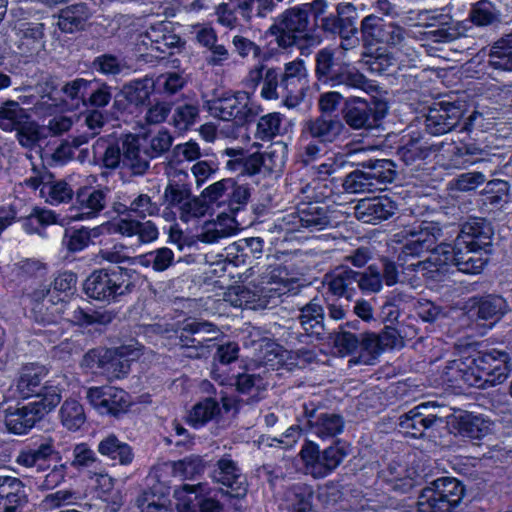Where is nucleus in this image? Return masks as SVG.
<instances>
[{
    "instance_id": "obj_62",
    "label": "nucleus",
    "mask_w": 512,
    "mask_h": 512,
    "mask_svg": "<svg viewBox=\"0 0 512 512\" xmlns=\"http://www.w3.org/2000/svg\"><path fill=\"white\" fill-rule=\"evenodd\" d=\"M300 455L305 465L306 472L317 478L320 474V450L318 445L313 441H306L301 449Z\"/></svg>"
},
{
    "instance_id": "obj_20",
    "label": "nucleus",
    "mask_w": 512,
    "mask_h": 512,
    "mask_svg": "<svg viewBox=\"0 0 512 512\" xmlns=\"http://www.w3.org/2000/svg\"><path fill=\"white\" fill-rule=\"evenodd\" d=\"M28 186L38 189L40 196L51 205L68 202L73 197V189L65 181H54L52 175L45 173L26 180Z\"/></svg>"
},
{
    "instance_id": "obj_13",
    "label": "nucleus",
    "mask_w": 512,
    "mask_h": 512,
    "mask_svg": "<svg viewBox=\"0 0 512 512\" xmlns=\"http://www.w3.org/2000/svg\"><path fill=\"white\" fill-rule=\"evenodd\" d=\"M478 369L485 380V388L502 384L509 376L511 357L505 350L492 349L478 355Z\"/></svg>"
},
{
    "instance_id": "obj_30",
    "label": "nucleus",
    "mask_w": 512,
    "mask_h": 512,
    "mask_svg": "<svg viewBox=\"0 0 512 512\" xmlns=\"http://www.w3.org/2000/svg\"><path fill=\"white\" fill-rule=\"evenodd\" d=\"M360 165L365 169L367 177L374 182L376 190H382L381 185L390 183L395 178L394 163L388 159H369Z\"/></svg>"
},
{
    "instance_id": "obj_50",
    "label": "nucleus",
    "mask_w": 512,
    "mask_h": 512,
    "mask_svg": "<svg viewBox=\"0 0 512 512\" xmlns=\"http://www.w3.org/2000/svg\"><path fill=\"white\" fill-rule=\"evenodd\" d=\"M42 23L21 22L15 26L16 35L20 40V46L28 50L41 46L44 36Z\"/></svg>"
},
{
    "instance_id": "obj_27",
    "label": "nucleus",
    "mask_w": 512,
    "mask_h": 512,
    "mask_svg": "<svg viewBox=\"0 0 512 512\" xmlns=\"http://www.w3.org/2000/svg\"><path fill=\"white\" fill-rule=\"evenodd\" d=\"M345 120L354 129L372 128L378 121L375 110L365 100H356L347 106Z\"/></svg>"
},
{
    "instance_id": "obj_47",
    "label": "nucleus",
    "mask_w": 512,
    "mask_h": 512,
    "mask_svg": "<svg viewBox=\"0 0 512 512\" xmlns=\"http://www.w3.org/2000/svg\"><path fill=\"white\" fill-rule=\"evenodd\" d=\"M174 253L167 247H162L133 259L132 263L144 267H152L155 271H164L173 263Z\"/></svg>"
},
{
    "instance_id": "obj_55",
    "label": "nucleus",
    "mask_w": 512,
    "mask_h": 512,
    "mask_svg": "<svg viewBox=\"0 0 512 512\" xmlns=\"http://www.w3.org/2000/svg\"><path fill=\"white\" fill-rule=\"evenodd\" d=\"M356 286L365 293L379 292L383 286L379 267L370 265L364 272H358Z\"/></svg>"
},
{
    "instance_id": "obj_37",
    "label": "nucleus",
    "mask_w": 512,
    "mask_h": 512,
    "mask_svg": "<svg viewBox=\"0 0 512 512\" xmlns=\"http://www.w3.org/2000/svg\"><path fill=\"white\" fill-rule=\"evenodd\" d=\"M509 310L507 301L500 295L489 294L477 301V315L484 320L497 321Z\"/></svg>"
},
{
    "instance_id": "obj_36",
    "label": "nucleus",
    "mask_w": 512,
    "mask_h": 512,
    "mask_svg": "<svg viewBox=\"0 0 512 512\" xmlns=\"http://www.w3.org/2000/svg\"><path fill=\"white\" fill-rule=\"evenodd\" d=\"M98 451L101 455L117 460L122 465L130 464L134 457L131 447L114 435H109L101 440Z\"/></svg>"
},
{
    "instance_id": "obj_40",
    "label": "nucleus",
    "mask_w": 512,
    "mask_h": 512,
    "mask_svg": "<svg viewBox=\"0 0 512 512\" xmlns=\"http://www.w3.org/2000/svg\"><path fill=\"white\" fill-rule=\"evenodd\" d=\"M54 442L51 438L45 439L37 448L21 451L17 463L25 467L43 469V463L48 457L55 454Z\"/></svg>"
},
{
    "instance_id": "obj_53",
    "label": "nucleus",
    "mask_w": 512,
    "mask_h": 512,
    "mask_svg": "<svg viewBox=\"0 0 512 512\" xmlns=\"http://www.w3.org/2000/svg\"><path fill=\"white\" fill-rule=\"evenodd\" d=\"M172 474L179 479H191L204 469V461L198 455H190L181 460L171 462Z\"/></svg>"
},
{
    "instance_id": "obj_21",
    "label": "nucleus",
    "mask_w": 512,
    "mask_h": 512,
    "mask_svg": "<svg viewBox=\"0 0 512 512\" xmlns=\"http://www.w3.org/2000/svg\"><path fill=\"white\" fill-rule=\"evenodd\" d=\"M333 53L328 48L322 49V84L335 87L341 84L363 89L367 83L366 78L359 72L332 70L334 66Z\"/></svg>"
},
{
    "instance_id": "obj_61",
    "label": "nucleus",
    "mask_w": 512,
    "mask_h": 512,
    "mask_svg": "<svg viewBox=\"0 0 512 512\" xmlns=\"http://www.w3.org/2000/svg\"><path fill=\"white\" fill-rule=\"evenodd\" d=\"M346 454L344 444L339 441L335 445L325 448L322 451V477L338 467Z\"/></svg>"
},
{
    "instance_id": "obj_29",
    "label": "nucleus",
    "mask_w": 512,
    "mask_h": 512,
    "mask_svg": "<svg viewBox=\"0 0 512 512\" xmlns=\"http://www.w3.org/2000/svg\"><path fill=\"white\" fill-rule=\"evenodd\" d=\"M224 300L235 308L259 310L267 303L255 291L245 286H234L225 293Z\"/></svg>"
},
{
    "instance_id": "obj_31",
    "label": "nucleus",
    "mask_w": 512,
    "mask_h": 512,
    "mask_svg": "<svg viewBox=\"0 0 512 512\" xmlns=\"http://www.w3.org/2000/svg\"><path fill=\"white\" fill-rule=\"evenodd\" d=\"M457 430L463 437L481 439L490 432V422L481 415L465 413L457 417Z\"/></svg>"
},
{
    "instance_id": "obj_41",
    "label": "nucleus",
    "mask_w": 512,
    "mask_h": 512,
    "mask_svg": "<svg viewBox=\"0 0 512 512\" xmlns=\"http://www.w3.org/2000/svg\"><path fill=\"white\" fill-rule=\"evenodd\" d=\"M407 473L406 467L398 463H390L381 472L384 481L391 486V489L400 493H407L414 486L413 478Z\"/></svg>"
},
{
    "instance_id": "obj_4",
    "label": "nucleus",
    "mask_w": 512,
    "mask_h": 512,
    "mask_svg": "<svg viewBox=\"0 0 512 512\" xmlns=\"http://www.w3.org/2000/svg\"><path fill=\"white\" fill-rule=\"evenodd\" d=\"M40 400H34L26 405L5 410V424L7 429L15 434H24L34 424L51 412L61 401V389L56 385L45 387Z\"/></svg>"
},
{
    "instance_id": "obj_7",
    "label": "nucleus",
    "mask_w": 512,
    "mask_h": 512,
    "mask_svg": "<svg viewBox=\"0 0 512 512\" xmlns=\"http://www.w3.org/2000/svg\"><path fill=\"white\" fill-rule=\"evenodd\" d=\"M129 287L130 281L127 272L117 267L94 271L85 280L84 292L89 298L111 303L126 294Z\"/></svg>"
},
{
    "instance_id": "obj_14",
    "label": "nucleus",
    "mask_w": 512,
    "mask_h": 512,
    "mask_svg": "<svg viewBox=\"0 0 512 512\" xmlns=\"http://www.w3.org/2000/svg\"><path fill=\"white\" fill-rule=\"evenodd\" d=\"M280 89L288 107L297 106L304 97L307 89V71L301 59L285 64L280 81Z\"/></svg>"
},
{
    "instance_id": "obj_3",
    "label": "nucleus",
    "mask_w": 512,
    "mask_h": 512,
    "mask_svg": "<svg viewBox=\"0 0 512 512\" xmlns=\"http://www.w3.org/2000/svg\"><path fill=\"white\" fill-rule=\"evenodd\" d=\"M76 283L74 273L63 272L54 279L52 287L43 286L35 289L30 294L35 320L43 324L56 323L63 312V303L74 295Z\"/></svg>"
},
{
    "instance_id": "obj_38",
    "label": "nucleus",
    "mask_w": 512,
    "mask_h": 512,
    "mask_svg": "<svg viewBox=\"0 0 512 512\" xmlns=\"http://www.w3.org/2000/svg\"><path fill=\"white\" fill-rule=\"evenodd\" d=\"M89 17V11L85 4L79 3L63 9L58 17L59 29L66 33H72L83 27Z\"/></svg>"
},
{
    "instance_id": "obj_52",
    "label": "nucleus",
    "mask_w": 512,
    "mask_h": 512,
    "mask_svg": "<svg viewBox=\"0 0 512 512\" xmlns=\"http://www.w3.org/2000/svg\"><path fill=\"white\" fill-rule=\"evenodd\" d=\"M190 197V191L184 185L169 183L164 191V204L170 213L176 215L185 207Z\"/></svg>"
},
{
    "instance_id": "obj_48",
    "label": "nucleus",
    "mask_w": 512,
    "mask_h": 512,
    "mask_svg": "<svg viewBox=\"0 0 512 512\" xmlns=\"http://www.w3.org/2000/svg\"><path fill=\"white\" fill-rule=\"evenodd\" d=\"M386 22L375 14L365 16L361 21L360 31L365 45L382 43Z\"/></svg>"
},
{
    "instance_id": "obj_5",
    "label": "nucleus",
    "mask_w": 512,
    "mask_h": 512,
    "mask_svg": "<svg viewBox=\"0 0 512 512\" xmlns=\"http://www.w3.org/2000/svg\"><path fill=\"white\" fill-rule=\"evenodd\" d=\"M465 495L464 485L453 477H440L424 488L418 497V512H453Z\"/></svg>"
},
{
    "instance_id": "obj_58",
    "label": "nucleus",
    "mask_w": 512,
    "mask_h": 512,
    "mask_svg": "<svg viewBox=\"0 0 512 512\" xmlns=\"http://www.w3.org/2000/svg\"><path fill=\"white\" fill-rule=\"evenodd\" d=\"M509 183L505 180L494 179L487 182L484 190V202L494 206L501 205L507 200Z\"/></svg>"
},
{
    "instance_id": "obj_45",
    "label": "nucleus",
    "mask_w": 512,
    "mask_h": 512,
    "mask_svg": "<svg viewBox=\"0 0 512 512\" xmlns=\"http://www.w3.org/2000/svg\"><path fill=\"white\" fill-rule=\"evenodd\" d=\"M267 379L259 374L244 373L237 377V390L249 396L252 401H258L262 397V393L266 391L268 386Z\"/></svg>"
},
{
    "instance_id": "obj_60",
    "label": "nucleus",
    "mask_w": 512,
    "mask_h": 512,
    "mask_svg": "<svg viewBox=\"0 0 512 512\" xmlns=\"http://www.w3.org/2000/svg\"><path fill=\"white\" fill-rule=\"evenodd\" d=\"M149 145L146 152L150 157H158L168 151L172 145L173 137L167 129H159L148 137Z\"/></svg>"
},
{
    "instance_id": "obj_23",
    "label": "nucleus",
    "mask_w": 512,
    "mask_h": 512,
    "mask_svg": "<svg viewBox=\"0 0 512 512\" xmlns=\"http://www.w3.org/2000/svg\"><path fill=\"white\" fill-rule=\"evenodd\" d=\"M106 196L101 190L91 192L83 191L77 196V206L73 208L75 213L70 215L73 221H84L96 217L105 207Z\"/></svg>"
},
{
    "instance_id": "obj_10",
    "label": "nucleus",
    "mask_w": 512,
    "mask_h": 512,
    "mask_svg": "<svg viewBox=\"0 0 512 512\" xmlns=\"http://www.w3.org/2000/svg\"><path fill=\"white\" fill-rule=\"evenodd\" d=\"M337 14L322 19V31L338 34L341 38L340 47L348 50L358 38H352L357 34L356 8L351 3H340L336 8Z\"/></svg>"
},
{
    "instance_id": "obj_32",
    "label": "nucleus",
    "mask_w": 512,
    "mask_h": 512,
    "mask_svg": "<svg viewBox=\"0 0 512 512\" xmlns=\"http://www.w3.org/2000/svg\"><path fill=\"white\" fill-rule=\"evenodd\" d=\"M467 21L449 20V24L439 25L424 33L426 40L434 43H447L465 36L469 31Z\"/></svg>"
},
{
    "instance_id": "obj_8",
    "label": "nucleus",
    "mask_w": 512,
    "mask_h": 512,
    "mask_svg": "<svg viewBox=\"0 0 512 512\" xmlns=\"http://www.w3.org/2000/svg\"><path fill=\"white\" fill-rule=\"evenodd\" d=\"M86 399L99 415L110 416L126 413L133 403L126 391L108 385L89 387L86 391Z\"/></svg>"
},
{
    "instance_id": "obj_64",
    "label": "nucleus",
    "mask_w": 512,
    "mask_h": 512,
    "mask_svg": "<svg viewBox=\"0 0 512 512\" xmlns=\"http://www.w3.org/2000/svg\"><path fill=\"white\" fill-rule=\"evenodd\" d=\"M199 110L194 105L179 106L172 118L174 127L179 131H186L195 124Z\"/></svg>"
},
{
    "instance_id": "obj_25",
    "label": "nucleus",
    "mask_w": 512,
    "mask_h": 512,
    "mask_svg": "<svg viewBox=\"0 0 512 512\" xmlns=\"http://www.w3.org/2000/svg\"><path fill=\"white\" fill-rule=\"evenodd\" d=\"M58 418L61 425L69 432L81 430L87 421L83 404L73 398H68L63 402L58 412Z\"/></svg>"
},
{
    "instance_id": "obj_54",
    "label": "nucleus",
    "mask_w": 512,
    "mask_h": 512,
    "mask_svg": "<svg viewBox=\"0 0 512 512\" xmlns=\"http://www.w3.org/2000/svg\"><path fill=\"white\" fill-rule=\"evenodd\" d=\"M473 362L470 361V356L459 357L446 362L441 371V379L444 383L450 386H461V377L464 369L469 368Z\"/></svg>"
},
{
    "instance_id": "obj_33",
    "label": "nucleus",
    "mask_w": 512,
    "mask_h": 512,
    "mask_svg": "<svg viewBox=\"0 0 512 512\" xmlns=\"http://www.w3.org/2000/svg\"><path fill=\"white\" fill-rule=\"evenodd\" d=\"M395 64L393 55L386 48L378 47L374 52H363L361 68L374 75H384Z\"/></svg>"
},
{
    "instance_id": "obj_17",
    "label": "nucleus",
    "mask_w": 512,
    "mask_h": 512,
    "mask_svg": "<svg viewBox=\"0 0 512 512\" xmlns=\"http://www.w3.org/2000/svg\"><path fill=\"white\" fill-rule=\"evenodd\" d=\"M397 209L391 198L379 196L360 200L355 206V216L364 223L376 224L392 217Z\"/></svg>"
},
{
    "instance_id": "obj_24",
    "label": "nucleus",
    "mask_w": 512,
    "mask_h": 512,
    "mask_svg": "<svg viewBox=\"0 0 512 512\" xmlns=\"http://www.w3.org/2000/svg\"><path fill=\"white\" fill-rule=\"evenodd\" d=\"M23 501L21 481L15 477L0 475V512H16Z\"/></svg>"
},
{
    "instance_id": "obj_42",
    "label": "nucleus",
    "mask_w": 512,
    "mask_h": 512,
    "mask_svg": "<svg viewBox=\"0 0 512 512\" xmlns=\"http://www.w3.org/2000/svg\"><path fill=\"white\" fill-rule=\"evenodd\" d=\"M27 111L15 101L0 106V129L11 132L17 130L28 119Z\"/></svg>"
},
{
    "instance_id": "obj_1",
    "label": "nucleus",
    "mask_w": 512,
    "mask_h": 512,
    "mask_svg": "<svg viewBox=\"0 0 512 512\" xmlns=\"http://www.w3.org/2000/svg\"><path fill=\"white\" fill-rule=\"evenodd\" d=\"M491 230L488 226L481 227L478 222L466 223L455 235L454 245L437 246L435 252L426 260L412 263L414 271L421 272L424 277L433 281H442L449 270V265L466 274H479L485 264L487 247L491 244Z\"/></svg>"
},
{
    "instance_id": "obj_56",
    "label": "nucleus",
    "mask_w": 512,
    "mask_h": 512,
    "mask_svg": "<svg viewBox=\"0 0 512 512\" xmlns=\"http://www.w3.org/2000/svg\"><path fill=\"white\" fill-rule=\"evenodd\" d=\"M407 295L401 292H392L380 309V318L383 322L394 324L401 313V304L406 302Z\"/></svg>"
},
{
    "instance_id": "obj_44",
    "label": "nucleus",
    "mask_w": 512,
    "mask_h": 512,
    "mask_svg": "<svg viewBox=\"0 0 512 512\" xmlns=\"http://www.w3.org/2000/svg\"><path fill=\"white\" fill-rule=\"evenodd\" d=\"M202 484H185L174 492L177 512H197L200 505Z\"/></svg>"
},
{
    "instance_id": "obj_11",
    "label": "nucleus",
    "mask_w": 512,
    "mask_h": 512,
    "mask_svg": "<svg viewBox=\"0 0 512 512\" xmlns=\"http://www.w3.org/2000/svg\"><path fill=\"white\" fill-rule=\"evenodd\" d=\"M47 375V369L43 365L28 364L22 367L15 389H10L11 395L5 396V399L21 398L27 399L36 396V400L41 399L45 387L56 385L63 392L61 382L55 380L49 381L44 387L40 388L42 379Z\"/></svg>"
},
{
    "instance_id": "obj_51",
    "label": "nucleus",
    "mask_w": 512,
    "mask_h": 512,
    "mask_svg": "<svg viewBox=\"0 0 512 512\" xmlns=\"http://www.w3.org/2000/svg\"><path fill=\"white\" fill-rule=\"evenodd\" d=\"M56 222L55 213L51 210L34 208L32 212L23 220L22 227L28 234L42 235V229Z\"/></svg>"
},
{
    "instance_id": "obj_6",
    "label": "nucleus",
    "mask_w": 512,
    "mask_h": 512,
    "mask_svg": "<svg viewBox=\"0 0 512 512\" xmlns=\"http://www.w3.org/2000/svg\"><path fill=\"white\" fill-rule=\"evenodd\" d=\"M315 4L317 0L286 11L279 21L270 27L269 32L275 36L280 47H289L297 40L308 36L310 20L317 16Z\"/></svg>"
},
{
    "instance_id": "obj_63",
    "label": "nucleus",
    "mask_w": 512,
    "mask_h": 512,
    "mask_svg": "<svg viewBox=\"0 0 512 512\" xmlns=\"http://www.w3.org/2000/svg\"><path fill=\"white\" fill-rule=\"evenodd\" d=\"M281 116L279 113H269L262 116L257 123L256 136L262 140H270L280 130Z\"/></svg>"
},
{
    "instance_id": "obj_49",
    "label": "nucleus",
    "mask_w": 512,
    "mask_h": 512,
    "mask_svg": "<svg viewBox=\"0 0 512 512\" xmlns=\"http://www.w3.org/2000/svg\"><path fill=\"white\" fill-rule=\"evenodd\" d=\"M154 91H156L154 80L149 77L133 81L123 88L126 99L137 105L144 104Z\"/></svg>"
},
{
    "instance_id": "obj_9",
    "label": "nucleus",
    "mask_w": 512,
    "mask_h": 512,
    "mask_svg": "<svg viewBox=\"0 0 512 512\" xmlns=\"http://www.w3.org/2000/svg\"><path fill=\"white\" fill-rule=\"evenodd\" d=\"M209 109L214 117L241 124L257 114L258 107L250 101L248 92H237L213 100Z\"/></svg>"
},
{
    "instance_id": "obj_39",
    "label": "nucleus",
    "mask_w": 512,
    "mask_h": 512,
    "mask_svg": "<svg viewBox=\"0 0 512 512\" xmlns=\"http://www.w3.org/2000/svg\"><path fill=\"white\" fill-rule=\"evenodd\" d=\"M333 183L337 182L336 187H343L348 193H365L374 192L375 184L371 182L367 177V173L364 170H355L345 177L333 176Z\"/></svg>"
},
{
    "instance_id": "obj_26",
    "label": "nucleus",
    "mask_w": 512,
    "mask_h": 512,
    "mask_svg": "<svg viewBox=\"0 0 512 512\" xmlns=\"http://www.w3.org/2000/svg\"><path fill=\"white\" fill-rule=\"evenodd\" d=\"M139 354L140 349L134 348L132 345L111 349V354L107 359V366L104 373L116 378L124 376L129 371L130 362L137 359Z\"/></svg>"
},
{
    "instance_id": "obj_35",
    "label": "nucleus",
    "mask_w": 512,
    "mask_h": 512,
    "mask_svg": "<svg viewBox=\"0 0 512 512\" xmlns=\"http://www.w3.org/2000/svg\"><path fill=\"white\" fill-rule=\"evenodd\" d=\"M466 21L470 26L469 30L472 28V25L479 27L490 26L500 21V13L490 1L480 0L472 4Z\"/></svg>"
},
{
    "instance_id": "obj_15",
    "label": "nucleus",
    "mask_w": 512,
    "mask_h": 512,
    "mask_svg": "<svg viewBox=\"0 0 512 512\" xmlns=\"http://www.w3.org/2000/svg\"><path fill=\"white\" fill-rule=\"evenodd\" d=\"M460 106L441 101L430 107L425 116V129L431 135H442L456 128L462 118Z\"/></svg>"
},
{
    "instance_id": "obj_19",
    "label": "nucleus",
    "mask_w": 512,
    "mask_h": 512,
    "mask_svg": "<svg viewBox=\"0 0 512 512\" xmlns=\"http://www.w3.org/2000/svg\"><path fill=\"white\" fill-rule=\"evenodd\" d=\"M140 37L146 48L161 53H165L168 48L177 47L181 41L180 37L173 32V23L170 21L150 22Z\"/></svg>"
},
{
    "instance_id": "obj_18",
    "label": "nucleus",
    "mask_w": 512,
    "mask_h": 512,
    "mask_svg": "<svg viewBox=\"0 0 512 512\" xmlns=\"http://www.w3.org/2000/svg\"><path fill=\"white\" fill-rule=\"evenodd\" d=\"M213 478L217 483L227 488L226 493L231 497L242 498L247 493L246 477L230 458H221L217 462Z\"/></svg>"
},
{
    "instance_id": "obj_2",
    "label": "nucleus",
    "mask_w": 512,
    "mask_h": 512,
    "mask_svg": "<svg viewBox=\"0 0 512 512\" xmlns=\"http://www.w3.org/2000/svg\"><path fill=\"white\" fill-rule=\"evenodd\" d=\"M458 233L452 224H440L434 220H414L393 234V241L403 243L402 254L420 256L424 252H435L437 246L447 245Z\"/></svg>"
},
{
    "instance_id": "obj_34",
    "label": "nucleus",
    "mask_w": 512,
    "mask_h": 512,
    "mask_svg": "<svg viewBox=\"0 0 512 512\" xmlns=\"http://www.w3.org/2000/svg\"><path fill=\"white\" fill-rule=\"evenodd\" d=\"M358 356L350 359L354 364L372 365L379 355L383 352L377 334L361 333L358 337V347L356 349Z\"/></svg>"
},
{
    "instance_id": "obj_22",
    "label": "nucleus",
    "mask_w": 512,
    "mask_h": 512,
    "mask_svg": "<svg viewBox=\"0 0 512 512\" xmlns=\"http://www.w3.org/2000/svg\"><path fill=\"white\" fill-rule=\"evenodd\" d=\"M357 277L358 272L347 266H338L325 275L322 286L327 285L332 295L350 301L356 292Z\"/></svg>"
},
{
    "instance_id": "obj_59",
    "label": "nucleus",
    "mask_w": 512,
    "mask_h": 512,
    "mask_svg": "<svg viewBox=\"0 0 512 512\" xmlns=\"http://www.w3.org/2000/svg\"><path fill=\"white\" fill-rule=\"evenodd\" d=\"M320 306L313 300L301 310L300 323L308 335H320Z\"/></svg>"
},
{
    "instance_id": "obj_12",
    "label": "nucleus",
    "mask_w": 512,
    "mask_h": 512,
    "mask_svg": "<svg viewBox=\"0 0 512 512\" xmlns=\"http://www.w3.org/2000/svg\"><path fill=\"white\" fill-rule=\"evenodd\" d=\"M283 166V158L276 150L264 153L255 152L244 158H234L227 162V168L242 175L272 173Z\"/></svg>"
},
{
    "instance_id": "obj_46",
    "label": "nucleus",
    "mask_w": 512,
    "mask_h": 512,
    "mask_svg": "<svg viewBox=\"0 0 512 512\" xmlns=\"http://www.w3.org/2000/svg\"><path fill=\"white\" fill-rule=\"evenodd\" d=\"M219 413L220 407L217 401L206 398L193 406L188 415V422L198 428L213 420Z\"/></svg>"
},
{
    "instance_id": "obj_28",
    "label": "nucleus",
    "mask_w": 512,
    "mask_h": 512,
    "mask_svg": "<svg viewBox=\"0 0 512 512\" xmlns=\"http://www.w3.org/2000/svg\"><path fill=\"white\" fill-rule=\"evenodd\" d=\"M396 154L406 166H412L426 159L431 154V147L420 137L402 138Z\"/></svg>"
},
{
    "instance_id": "obj_16",
    "label": "nucleus",
    "mask_w": 512,
    "mask_h": 512,
    "mask_svg": "<svg viewBox=\"0 0 512 512\" xmlns=\"http://www.w3.org/2000/svg\"><path fill=\"white\" fill-rule=\"evenodd\" d=\"M429 404L422 403L399 418V427L403 434L412 438H421L427 429L437 423H443V418L429 412Z\"/></svg>"
},
{
    "instance_id": "obj_43",
    "label": "nucleus",
    "mask_w": 512,
    "mask_h": 512,
    "mask_svg": "<svg viewBox=\"0 0 512 512\" xmlns=\"http://www.w3.org/2000/svg\"><path fill=\"white\" fill-rule=\"evenodd\" d=\"M487 64L500 71H512V47L501 37L490 48Z\"/></svg>"
},
{
    "instance_id": "obj_57",
    "label": "nucleus",
    "mask_w": 512,
    "mask_h": 512,
    "mask_svg": "<svg viewBox=\"0 0 512 512\" xmlns=\"http://www.w3.org/2000/svg\"><path fill=\"white\" fill-rule=\"evenodd\" d=\"M484 150L474 143L462 144L455 148L452 161L457 166L466 167L482 160Z\"/></svg>"
}]
</instances>
